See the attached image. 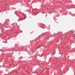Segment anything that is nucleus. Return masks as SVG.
I'll list each match as a JSON object with an SVG mask.
<instances>
[{"mask_svg": "<svg viewBox=\"0 0 75 75\" xmlns=\"http://www.w3.org/2000/svg\"><path fill=\"white\" fill-rule=\"evenodd\" d=\"M62 39H61V41H62Z\"/></svg>", "mask_w": 75, "mask_h": 75, "instance_id": "f257e3e1", "label": "nucleus"}]
</instances>
